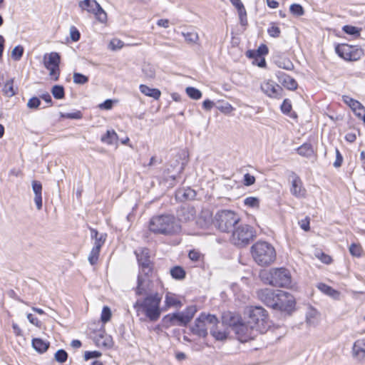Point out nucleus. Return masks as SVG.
I'll return each mask as SVG.
<instances>
[{
	"label": "nucleus",
	"instance_id": "nucleus-27",
	"mask_svg": "<svg viewBox=\"0 0 365 365\" xmlns=\"http://www.w3.org/2000/svg\"><path fill=\"white\" fill-rule=\"evenodd\" d=\"M32 346L38 352L43 353L48 349L49 343L36 338L32 340Z\"/></svg>",
	"mask_w": 365,
	"mask_h": 365
},
{
	"label": "nucleus",
	"instance_id": "nucleus-34",
	"mask_svg": "<svg viewBox=\"0 0 365 365\" xmlns=\"http://www.w3.org/2000/svg\"><path fill=\"white\" fill-rule=\"evenodd\" d=\"M268 53V48L266 45L262 44L259 46L257 51H248L247 56L250 58H255V56H262Z\"/></svg>",
	"mask_w": 365,
	"mask_h": 365
},
{
	"label": "nucleus",
	"instance_id": "nucleus-11",
	"mask_svg": "<svg viewBox=\"0 0 365 365\" xmlns=\"http://www.w3.org/2000/svg\"><path fill=\"white\" fill-rule=\"evenodd\" d=\"M78 6L83 10L95 15L101 23L107 20V14L96 0H83L78 3Z\"/></svg>",
	"mask_w": 365,
	"mask_h": 365
},
{
	"label": "nucleus",
	"instance_id": "nucleus-51",
	"mask_svg": "<svg viewBox=\"0 0 365 365\" xmlns=\"http://www.w3.org/2000/svg\"><path fill=\"white\" fill-rule=\"evenodd\" d=\"M70 37L74 42H76L80 39L81 34L74 26H72L70 28Z\"/></svg>",
	"mask_w": 365,
	"mask_h": 365
},
{
	"label": "nucleus",
	"instance_id": "nucleus-63",
	"mask_svg": "<svg viewBox=\"0 0 365 365\" xmlns=\"http://www.w3.org/2000/svg\"><path fill=\"white\" fill-rule=\"evenodd\" d=\"M188 257L189 258L192 260V261H198L200 257V254L199 252L197 251H195V250H191L190 252H189V255H188Z\"/></svg>",
	"mask_w": 365,
	"mask_h": 365
},
{
	"label": "nucleus",
	"instance_id": "nucleus-17",
	"mask_svg": "<svg viewBox=\"0 0 365 365\" xmlns=\"http://www.w3.org/2000/svg\"><path fill=\"white\" fill-rule=\"evenodd\" d=\"M290 192L296 197H304L306 195V190L300 178L294 173L291 175Z\"/></svg>",
	"mask_w": 365,
	"mask_h": 365
},
{
	"label": "nucleus",
	"instance_id": "nucleus-8",
	"mask_svg": "<svg viewBox=\"0 0 365 365\" xmlns=\"http://www.w3.org/2000/svg\"><path fill=\"white\" fill-rule=\"evenodd\" d=\"M255 237L254 228L246 224L237 225L233 230L230 237V242L237 247L247 245Z\"/></svg>",
	"mask_w": 365,
	"mask_h": 365
},
{
	"label": "nucleus",
	"instance_id": "nucleus-38",
	"mask_svg": "<svg viewBox=\"0 0 365 365\" xmlns=\"http://www.w3.org/2000/svg\"><path fill=\"white\" fill-rule=\"evenodd\" d=\"M186 93L190 98L194 100H198L202 97L201 91L194 87H187L186 88Z\"/></svg>",
	"mask_w": 365,
	"mask_h": 365
},
{
	"label": "nucleus",
	"instance_id": "nucleus-14",
	"mask_svg": "<svg viewBox=\"0 0 365 365\" xmlns=\"http://www.w3.org/2000/svg\"><path fill=\"white\" fill-rule=\"evenodd\" d=\"M260 88L262 92L270 98H281L283 96L282 88L273 81H264Z\"/></svg>",
	"mask_w": 365,
	"mask_h": 365
},
{
	"label": "nucleus",
	"instance_id": "nucleus-28",
	"mask_svg": "<svg viewBox=\"0 0 365 365\" xmlns=\"http://www.w3.org/2000/svg\"><path fill=\"white\" fill-rule=\"evenodd\" d=\"M101 140L103 143L108 145H113L117 142L118 135L113 130H107L106 133L101 137Z\"/></svg>",
	"mask_w": 365,
	"mask_h": 365
},
{
	"label": "nucleus",
	"instance_id": "nucleus-15",
	"mask_svg": "<svg viewBox=\"0 0 365 365\" xmlns=\"http://www.w3.org/2000/svg\"><path fill=\"white\" fill-rule=\"evenodd\" d=\"M294 305L295 301L292 295L286 292L279 291L275 309L289 312L294 307Z\"/></svg>",
	"mask_w": 365,
	"mask_h": 365
},
{
	"label": "nucleus",
	"instance_id": "nucleus-29",
	"mask_svg": "<svg viewBox=\"0 0 365 365\" xmlns=\"http://www.w3.org/2000/svg\"><path fill=\"white\" fill-rule=\"evenodd\" d=\"M318 289L323 293L333 297L337 298L339 296V292L334 289L332 287L324 284L319 283L317 286Z\"/></svg>",
	"mask_w": 365,
	"mask_h": 365
},
{
	"label": "nucleus",
	"instance_id": "nucleus-42",
	"mask_svg": "<svg viewBox=\"0 0 365 365\" xmlns=\"http://www.w3.org/2000/svg\"><path fill=\"white\" fill-rule=\"evenodd\" d=\"M342 30L347 34L354 36H359L361 29H359L354 26L346 25L343 26Z\"/></svg>",
	"mask_w": 365,
	"mask_h": 365
},
{
	"label": "nucleus",
	"instance_id": "nucleus-44",
	"mask_svg": "<svg viewBox=\"0 0 365 365\" xmlns=\"http://www.w3.org/2000/svg\"><path fill=\"white\" fill-rule=\"evenodd\" d=\"M244 203L246 206L250 207H258L259 205V200L255 197H247L245 199Z\"/></svg>",
	"mask_w": 365,
	"mask_h": 365
},
{
	"label": "nucleus",
	"instance_id": "nucleus-57",
	"mask_svg": "<svg viewBox=\"0 0 365 365\" xmlns=\"http://www.w3.org/2000/svg\"><path fill=\"white\" fill-rule=\"evenodd\" d=\"M277 65L279 68H282L286 70H292L294 67L292 63L289 60H286L282 62L279 61Z\"/></svg>",
	"mask_w": 365,
	"mask_h": 365
},
{
	"label": "nucleus",
	"instance_id": "nucleus-32",
	"mask_svg": "<svg viewBox=\"0 0 365 365\" xmlns=\"http://www.w3.org/2000/svg\"><path fill=\"white\" fill-rule=\"evenodd\" d=\"M142 72L145 78L153 79L155 76V68L150 63H144L142 68Z\"/></svg>",
	"mask_w": 365,
	"mask_h": 365
},
{
	"label": "nucleus",
	"instance_id": "nucleus-47",
	"mask_svg": "<svg viewBox=\"0 0 365 365\" xmlns=\"http://www.w3.org/2000/svg\"><path fill=\"white\" fill-rule=\"evenodd\" d=\"M280 29L274 23H272L267 29L268 34L274 38L279 37L280 35Z\"/></svg>",
	"mask_w": 365,
	"mask_h": 365
},
{
	"label": "nucleus",
	"instance_id": "nucleus-40",
	"mask_svg": "<svg viewBox=\"0 0 365 365\" xmlns=\"http://www.w3.org/2000/svg\"><path fill=\"white\" fill-rule=\"evenodd\" d=\"M362 252H363L362 247L359 244L352 243L349 246V252L354 257H361L362 255Z\"/></svg>",
	"mask_w": 365,
	"mask_h": 365
},
{
	"label": "nucleus",
	"instance_id": "nucleus-64",
	"mask_svg": "<svg viewBox=\"0 0 365 365\" xmlns=\"http://www.w3.org/2000/svg\"><path fill=\"white\" fill-rule=\"evenodd\" d=\"M214 106V103L209 99L205 100L202 103V107L207 110H210Z\"/></svg>",
	"mask_w": 365,
	"mask_h": 365
},
{
	"label": "nucleus",
	"instance_id": "nucleus-19",
	"mask_svg": "<svg viewBox=\"0 0 365 365\" xmlns=\"http://www.w3.org/2000/svg\"><path fill=\"white\" fill-rule=\"evenodd\" d=\"M352 356L359 361L365 359V339H358L354 343Z\"/></svg>",
	"mask_w": 365,
	"mask_h": 365
},
{
	"label": "nucleus",
	"instance_id": "nucleus-10",
	"mask_svg": "<svg viewBox=\"0 0 365 365\" xmlns=\"http://www.w3.org/2000/svg\"><path fill=\"white\" fill-rule=\"evenodd\" d=\"M232 329L236 334L237 339L242 342L253 339L259 334L257 331L247 321L238 322L234 324Z\"/></svg>",
	"mask_w": 365,
	"mask_h": 365
},
{
	"label": "nucleus",
	"instance_id": "nucleus-3",
	"mask_svg": "<svg viewBox=\"0 0 365 365\" xmlns=\"http://www.w3.org/2000/svg\"><path fill=\"white\" fill-rule=\"evenodd\" d=\"M149 230L155 234L174 235L181 231V226L173 215L153 217L149 222Z\"/></svg>",
	"mask_w": 365,
	"mask_h": 365
},
{
	"label": "nucleus",
	"instance_id": "nucleus-49",
	"mask_svg": "<svg viewBox=\"0 0 365 365\" xmlns=\"http://www.w3.org/2000/svg\"><path fill=\"white\" fill-rule=\"evenodd\" d=\"M197 312V308L195 306L188 307L182 313L187 318L188 321L190 322L193 318L195 314Z\"/></svg>",
	"mask_w": 365,
	"mask_h": 365
},
{
	"label": "nucleus",
	"instance_id": "nucleus-43",
	"mask_svg": "<svg viewBox=\"0 0 365 365\" xmlns=\"http://www.w3.org/2000/svg\"><path fill=\"white\" fill-rule=\"evenodd\" d=\"M290 12L297 16H302L304 13L303 7L298 4H294L290 6Z\"/></svg>",
	"mask_w": 365,
	"mask_h": 365
},
{
	"label": "nucleus",
	"instance_id": "nucleus-5",
	"mask_svg": "<svg viewBox=\"0 0 365 365\" xmlns=\"http://www.w3.org/2000/svg\"><path fill=\"white\" fill-rule=\"evenodd\" d=\"M262 280L273 287H289L292 282L290 272L285 268H273L261 272Z\"/></svg>",
	"mask_w": 365,
	"mask_h": 365
},
{
	"label": "nucleus",
	"instance_id": "nucleus-12",
	"mask_svg": "<svg viewBox=\"0 0 365 365\" xmlns=\"http://www.w3.org/2000/svg\"><path fill=\"white\" fill-rule=\"evenodd\" d=\"M61 57L56 52H51L46 54L43 56L44 66L49 71V76L54 81H57L60 75V64Z\"/></svg>",
	"mask_w": 365,
	"mask_h": 365
},
{
	"label": "nucleus",
	"instance_id": "nucleus-25",
	"mask_svg": "<svg viewBox=\"0 0 365 365\" xmlns=\"http://www.w3.org/2000/svg\"><path fill=\"white\" fill-rule=\"evenodd\" d=\"M139 89L142 93L145 96L153 98L155 100L159 99L161 95V92L158 88H152L146 85L141 84L139 86Z\"/></svg>",
	"mask_w": 365,
	"mask_h": 365
},
{
	"label": "nucleus",
	"instance_id": "nucleus-35",
	"mask_svg": "<svg viewBox=\"0 0 365 365\" xmlns=\"http://www.w3.org/2000/svg\"><path fill=\"white\" fill-rule=\"evenodd\" d=\"M182 35L185 38V41L190 44L196 43L199 39L197 33L195 31L182 32Z\"/></svg>",
	"mask_w": 365,
	"mask_h": 365
},
{
	"label": "nucleus",
	"instance_id": "nucleus-4",
	"mask_svg": "<svg viewBox=\"0 0 365 365\" xmlns=\"http://www.w3.org/2000/svg\"><path fill=\"white\" fill-rule=\"evenodd\" d=\"M251 254L254 261L259 266H269L276 259L274 247L264 241H258L251 247Z\"/></svg>",
	"mask_w": 365,
	"mask_h": 365
},
{
	"label": "nucleus",
	"instance_id": "nucleus-50",
	"mask_svg": "<svg viewBox=\"0 0 365 365\" xmlns=\"http://www.w3.org/2000/svg\"><path fill=\"white\" fill-rule=\"evenodd\" d=\"M238 10L240 18L242 19V12L245 14V9L240 0H230Z\"/></svg>",
	"mask_w": 365,
	"mask_h": 365
},
{
	"label": "nucleus",
	"instance_id": "nucleus-61",
	"mask_svg": "<svg viewBox=\"0 0 365 365\" xmlns=\"http://www.w3.org/2000/svg\"><path fill=\"white\" fill-rule=\"evenodd\" d=\"M299 225H300L301 228L302 230H304V231L309 230V218L306 217L305 219L302 220L299 222Z\"/></svg>",
	"mask_w": 365,
	"mask_h": 365
},
{
	"label": "nucleus",
	"instance_id": "nucleus-39",
	"mask_svg": "<svg viewBox=\"0 0 365 365\" xmlns=\"http://www.w3.org/2000/svg\"><path fill=\"white\" fill-rule=\"evenodd\" d=\"M24 47L21 45L15 46L11 51V58L14 61H19L24 54Z\"/></svg>",
	"mask_w": 365,
	"mask_h": 365
},
{
	"label": "nucleus",
	"instance_id": "nucleus-20",
	"mask_svg": "<svg viewBox=\"0 0 365 365\" xmlns=\"http://www.w3.org/2000/svg\"><path fill=\"white\" fill-rule=\"evenodd\" d=\"M343 101L346 104H347L352 109L354 113L358 117L362 116L363 113H364L365 108H364V106L360 102H359L358 101H356L348 96H344Z\"/></svg>",
	"mask_w": 365,
	"mask_h": 365
},
{
	"label": "nucleus",
	"instance_id": "nucleus-59",
	"mask_svg": "<svg viewBox=\"0 0 365 365\" xmlns=\"http://www.w3.org/2000/svg\"><path fill=\"white\" fill-rule=\"evenodd\" d=\"M255 178L253 175L247 173L244 175V184L247 186L252 185L255 183Z\"/></svg>",
	"mask_w": 365,
	"mask_h": 365
},
{
	"label": "nucleus",
	"instance_id": "nucleus-48",
	"mask_svg": "<svg viewBox=\"0 0 365 365\" xmlns=\"http://www.w3.org/2000/svg\"><path fill=\"white\" fill-rule=\"evenodd\" d=\"M110 317H111L110 309L108 307H104L103 308V310L101 312V321L103 323H106L110 319Z\"/></svg>",
	"mask_w": 365,
	"mask_h": 365
},
{
	"label": "nucleus",
	"instance_id": "nucleus-62",
	"mask_svg": "<svg viewBox=\"0 0 365 365\" xmlns=\"http://www.w3.org/2000/svg\"><path fill=\"white\" fill-rule=\"evenodd\" d=\"M218 109L223 113H229L233 110V107L230 103H225L224 106L218 107Z\"/></svg>",
	"mask_w": 365,
	"mask_h": 365
},
{
	"label": "nucleus",
	"instance_id": "nucleus-52",
	"mask_svg": "<svg viewBox=\"0 0 365 365\" xmlns=\"http://www.w3.org/2000/svg\"><path fill=\"white\" fill-rule=\"evenodd\" d=\"M40 105L41 101L37 97H33L30 98L27 103L28 108L31 109L38 108Z\"/></svg>",
	"mask_w": 365,
	"mask_h": 365
},
{
	"label": "nucleus",
	"instance_id": "nucleus-1",
	"mask_svg": "<svg viewBox=\"0 0 365 365\" xmlns=\"http://www.w3.org/2000/svg\"><path fill=\"white\" fill-rule=\"evenodd\" d=\"M160 302L161 297L158 294H149L143 299H138L134 308L140 320L145 321L148 319L151 322L157 321L161 314Z\"/></svg>",
	"mask_w": 365,
	"mask_h": 365
},
{
	"label": "nucleus",
	"instance_id": "nucleus-13",
	"mask_svg": "<svg viewBox=\"0 0 365 365\" xmlns=\"http://www.w3.org/2000/svg\"><path fill=\"white\" fill-rule=\"evenodd\" d=\"M279 291L280 290L274 291L267 288L259 290L257 292V296L259 299L267 306L275 309L276 305L277 304Z\"/></svg>",
	"mask_w": 365,
	"mask_h": 365
},
{
	"label": "nucleus",
	"instance_id": "nucleus-45",
	"mask_svg": "<svg viewBox=\"0 0 365 365\" xmlns=\"http://www.w3.org/2000/svg\"><path fill=\"white\" fill-rule=\"evenodd\" d=\"M88 81V78L80 73H73V82L76 84H85Z\"/></svg>",
	"mask_w": 365,
	"mask_h": 365
},
{
	"label": "nucleus",
	"instance_id": "nucleus-6",
	"mask_svg": "<svg viewBox=\"0 0 365 365\" xmlns=\"http://www.w3.org/2000/svg\"><path fill=\"white\" fill-rule=\"evenodd\" d=\"M247 321L259 334L265 333L271 326L267 312L261 307L250 308Z\"/></svg>",
	"mask_w": 365,
	"mask_h": 365
},
{
	"label": "nucleus",
	"instance_id": "nucleus-55",
	"mask_svg": "<svg viewBox=\"0 0 365 365\" xmlns=\"http://www.w3.org/2000/svg\"><path fill=\"white\" fill-rule=\"evenodd\" d=\"M123 46V42L119 39L115 38L110 41V48L112 50L120 49Z\"/></svg>",
	"mask_w": 365,
	"mask_h": 365
},
{
	"label": "nucleus",
	"instance_id": "nucleus-9",
	"mask_svg": "<svg viewBox=\"0 0 365 365\" xmlns=\"http://www.w3.org/2000/svg\"><path fill=\"white\" fill-rule=\"evenodd\" d=\"M218 324V319L215 315L201 314L191 327V331L200 337H205L207 335V329L210 330L212 326Z\"/></svg>",
	"mask_w": 365,
	"mask_h": 365
},
{
	"label": "nucleus",
	"instance_id": "nucleus-60",
	"mask_svg": "<svg viewBox=\"0 0 365 365\" xmlns=\"http://www.w3.org/2000/svg\"><path fill=\"white\" fill-rule=\"evenodd\" d=\"M113 107V101L112 100L108 99L105 101L103 103L99 105V108L105 110H110Z\"/></svg>",
	"mask_w": 365,
	"mask_h": 365
},
{
	"label": "nucleus",
	"instance_id": "nucleus-37",
	"mask_svg": "<svg viewBox=\"0 0 365 365\" xmlns=\"http://www.w3.org/2000/svg\"><path fill=\"white\" fill-rule=\"evenodd\" d=\"M319 314L316 310H311L307 314V322L309 325L314 326L317 324Z\"/></svg>",
	"mask_w": 365,
	"mask_h": 365
},
{
	"label": "nucleus",
	"instance_id": "nucleus-53",
	"mask_svg": "<svg viewBox=\"0 0 365 365\" xmlns=\"http://www.w3.org/2000/svg\"><path fill=\"white\" fill-rule=\"evenodd\" d=\"M91 238L94 239L95 241H98V240H103V244L106 242V235L105 234H101L99 235L98 232L95 229H91Z\"/></svg>",
	"mask_w": 365,
	"mask_h": 365
},
{
	"label": "nucleus",
	"instance_id": "nucleus-33",
	"mask_svg": "<svg viewBox=\"0 0 365 365\" xmlns=\"http://www.w3.org/2000/svg\"><path fill=\"white\" fill-rule=\"evenodd\" d=\"M165 302L168 307H178L181 305V302L177 296L170 292L166 294Z\"/></svg>",
	"mask_w": 365,
	"mask_h": 365
},
{
	"label": "nucleus",
	"instance_id": "nucleus-21",
	"mask_svg": "<svg viewBox=\"0 0 365 365\" xmlns=\"http://www.w3.org/2000/svg\"><path fill=\"white\" fill-rule=\"evenodd\" d=\"M195 217V210L192 207H182L178 211V217L180 221L185 222L192 221Z\"/></svg>",
	"mask_w": 365,
	"mask_h": 365
},
{
	"label": "nucleus",
	"instance_id": "nucleus-7",
	"mask_svg": "<svg viewBox=\"0 0 365 365\" xmlns=\"http://www.w3.org/2000/svg\"><path fill=\"white\" fill-rule=\"evenodd\" d=\"M240 220V217L235 212L223 210L216 213L214 225L221 232H228L238 225Z\"/></svg>",
	"mask_w": 365,
	"mask_h": 365
},
{
	"label": "nucleus",
	"instance_id": "nucleus-56",
	"mask_svg": "<svg viewBox=\"0 0 365 365\" xmlns=\"http://www.w3.org/2000/svg\"><path fill=\"white\" fill-rule=\"evenodd\" d=\"M281 110L282 113L287 114L289 113L292 110V105L289 100L285 99L284 100L282 106H281Z\"/></svg>",
	"mask_w": 365,
	"mask_h": 365
},
{
	"label": "nucleus",
	"instance_id": "nucleus-24",
	"mask_svg": "<svg viewBox=\"0 0 365 365\" xmlns=\"http://www.w3.org/2000/svg\"><path fill=\"white\" fill-rule=\"evenodd\" d=\"M165 318L170 320L172 325L185 326L190 322L182 312L168 315Z\"/></svg>",
	"mask_w": 365,
	"mask_h": 365
},
{
	"label": "nucleus",
	"instance_id": "nucleus-46",
	"mask_svg": "<svg viewBox=\"0 0 365 365\" xmlns=\"http://www.w3.org/2000/svg\"><path fill=\"white\" fill-rule=\"evenodd\" d=\"M67 359L68 354L63 349H59L55 354V359L59 363H64Z\"/></svg>",
	"mask_w": 365,
	"mask_h": 365
},
{
	"label": "nucleus",
	"instance_id": "nucleus-16",
	"mask_svg": "<svg viewBox=\"0 0 365 365\" xmlns=\"http://www.w3.org/2000/svg\"><path fill=\"white\" fill-rule=\"evenodd\" d=\"M336 53L346 61H356L359 58V52L348 44H341L336 47Z\"/></svg>",
	"mask_w": 365,
	"mask_h": 365
},
{
	"label": "nucleus",
	"instance_id": "nucleus-41",
	"mask_svg": "<svg viewBox=\"0 0 365 365\" xmlns=\"http://www.w3.org/2000/svg\"><path fill=\"white\" fill-rule=\"evenodd\" d=\"M51 93L56 99H62L64 97V88L62 86L56 85L53 86Z\"/></svg>",
	"mask_w": 365,
	"mask_h": 365
},
{
	"label": "nucleus",
	"instance_id": "nucleus-26",
	"mask_svg": "<svg viewBox=\"0 0 365 365\" xmlns=\"http://www.w3.org/2000/svg\"><path fill=\"white\" fill-rule=\"evenodd\" d=\"M297 151L299 155L305 158H310L314 155V150L310 143H304L297 148Z\"/></svg>",
	"mask_w": 365,
	"mask_h": 365
},
{
	"label": "nucleus",
	"instance_id": "nucleus-54",
	"mask_svg": "<svg viewBox=\"0 0 365 365\" xmlns=\"http://www.w3.org/2000/svg\"><path fill=\"white\" fill-rule=\"evenodd\" d=\"M102 355V354L98 351H86L84 354V359L88 361L93 358H98Z\"/></svg>",
	"mask_w": 365,
	"mask_h": 365
},
{
	"label": "nucleus",
	"instance_id": "nucleus-2",
	"mask_svg": "<svg viewBox=\"0 0 365 365\" xmlns=\"http://www.w3.org/2000/svg\"><path fill=\"white\" fill-rule=\"evenodd\" d=\"M140 272L138 276L136 294L141 295L148 289V275L153 271V263L150 260V251L147 248H139L135 251Z\"/></svg>",
	"mask_w": 365,
	"mask_h": 365
},
{
	"label": "nucleus",
	"instance_id": "nucleus-18",
	"mask_svg": "<svg viewBox=\"0 0 365 365\" xmlns=\"http://www.w3.org/2000/svg\"><path fill=\"white\" fill-rule=\"evenodd\" d=\"M278 81L287 89L294 91L297 88V82L294 78L288 76L284 72L278 71L277 73Z\"/></svg>",
	"mask_w": 365,
	"mask_h": 365
},
{
	"label": "nucleus",
	"instance_id": "nucleus-30",
	"mask_svg": "<svg viewBox=\"0 0 365 365\" xmlns=\"http://www.w3.org/2000/svg\"><path fill=\"white\" fill-rule=\"evenodd\" d=\"M14 79L11 78L4 83L2 91L4 94L7 97H12L16 94V92L14 88Z\"/></svg>",
	"mask_w": 365,
	"mask_h": 365
},
{
	"label": "nucleus",
	"instance_id": "nucleus-58",
	"mask_svg": "<svg viewBox=\"0 0 365 365\" xmlns=\"http://www.w3.org/2000/svg\"><path fill=\"white\" fill-rule=\"evenodd\" d=\"M343 162V157L341 154L340 153L339 150L336 148V160L334 163V166L335 168H339Z\"/></svg>",
	"mask_w": 365,
	"mask_h": 365
},
{
	"label": "nucleus",
	"instance_id": "nucleus-36",
	"mask_svg": "<svg viewBox=\"0 0 365 365\" xmlns=\"http://www.w3.org/2000/svg\"><path fill=\"white\" fill-rule=\"evenodd\" d=\"M170 274L175 279H182L185 277V272L182 267L175 266L170 269Z\"/></svg>",
	"mask_w": 365,
	"mask_h": 365
},
{
	"label": "nucleus",
	"instance_id": "nucleus-31",
	"mask_svg": "<svg viewBox=\"0 0 365 365\" xmlns=\"http://www.w3.org/2000/svg\"><path fill=\"white\" fill-rule=\"evenodd\" d=\"M210 334L216 339V340H224L227 338V334L225 331L221 330L218 329L217 324L215 326H212L210 327Z\"/></svg>",
	"mask_w": 365,
	"mask_h": 365
},
{
	"label": "nucleus",
	"instance_id": "nucleus-22",
	"mask_svg": "<svg viewBox=\"0 0 365 365\" xmlns=\"http://www.w3.org/2000/svg\"><path fill=\"white\" fill-rule=\"evenodd\" d=\"M103 245V240H98L94 242L93 247L88 255V262L91 265H94L97 263L99 257V254L102 246Z\"/></svg>",
	"mask_w": 365,
	"mask_h": 365
},
{
	"label": "nucleus",
	"instance_id": "nucleus-23",
	"mask_svg": "<svg viewBox=\"0 0 365 365\" xmlns=\"http://www.w3.org/2000/svg\"><path fill=\"white\" fill-rule=\"evenodd\" d=\"M32 190L35 194L34 202L37 210L42 208V185L39 181L34 180L32 182Z\"/></svg>",
	"mask_w": 365,
	"mask_h": 365
}]
</instances>
